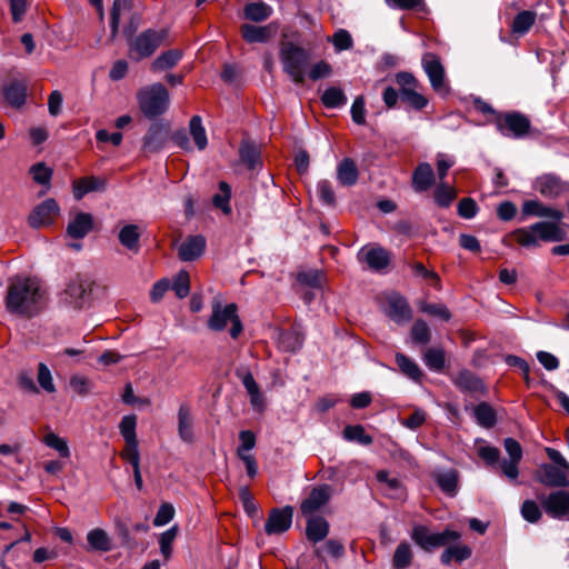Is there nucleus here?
Segmentation results:
<instances>
[{
    "label": "nucleus",
    "instance_id": "1",
    "mask_svg": "<svg viewBox=\"0 0 569 569\" xmlns=\"http://www.w3.org/2000/svg\"><path fill=\"white\" fill-rule=\"evenodd\" d=\"M48 302V289L38 278L17 276L10 279L4 297L8 312L31 319L42 312Z\"/></svg>",
    "mask_w": 569,
    "mask_h": 569
},
{
    "label": "nucleus",
    "instance_id": "2",
    "mask_svg": "<svg viewBox=\"0 0 569 569\" xmlns=\"http://www.w3.org/2000/svg\"><path fill=\"white\" fill-rule=\"evenodd\" d=\"M331 491L329 485H321L315 487L309 496L301 501L299 512L306 521L305 533H329V522L320 511L329 502Z\"/></svg>",
    "mask_w": 569,
    "mask_h": 569
},
{
    "label": "nucleus",
    "instance_id": "3",
    "mask_svg": "<svg viewBox=\"0 0 569 569\" xmlns=\"http://www.w3.org/2000/svg\"><path fill=\"white\" fill-rule=\"evenodd\" d=\"M279 61L282 72L296 84H303L312 59V50L295 41H280Z\"/></svg>",
    "mask_w": 569,
    "mask_h": 569
},
{
    "label": "nucleus",
    "instance_id": "4",
    "mask_svg": "<svg viewBox=\"0 0 569 569\" xmlns=\"http://www.w3.org/2000/svg\"><path fill=\"white\" fill-rule=\"evenodd\" d=\"M510 237L525 248H537L540 246L539 240L562 241L567 232L555 222L539 221L528 228L516 229Z\"/></svg>",
    "mask_w": 569,
    "mask_h": 569
},
{
    "label": "nucleus",
    "instance_id": "5",
    "mask_svg": "<svg viewBox=\"0 0 569 569\" xmlns=\"http://www.w3.org/2000/svg\"><path fill=\"white\" fill-rule=\"evenodd\" d=\"M137 101L142 114L152 120L163 114L170 104V94L161 82L140 89L137 93Z\"/></svg>",
    "mask_w": 569,
    "mask_h": 569
},
{
    "label": "nucleus",
    "instance_id": "6",
    "mask_svg": "<svg viewBox=\"0 0 569 569\" xmlns=\"http://www.w3.org/2000/svg\"><path fill=\"white\" fill-rule=\"evenodd\" d=\"M211 307L212 312L207 321L208 329L220 332L226 329L228 323H231L229 333L232 339H238L243 331V325L238 315V306L233 302L222 306L219 300H214Z\"/></svg>",
    "mask_w": 569,
    "mask_h": 569
},
{
    "label": "nucleus",
    "instance_id": "7",
    "mask_svg": "<svg viewBox=\"0 0 569 569\" xmlns=\"http://www.w3.org/2000/svg\"><path fill=\"white\" fill-rule=\"evenodd\" d=\"M168 37L167 29H146L128 41L129 56L134 61L151 57Z\"/></svg>",
    "mask_w": 569,
    "mask_h": 569
},
{
    "label": "nucleus",
    "instance_id": "8",
    "mask_svg": "<svg viewBox=\"0 0 569 569\" xmlns=\"http://www.w3.org/2000/svg\"><path fill=\"white\" fill-rule=\"evenodd\" d=\"M492 122L501 136L511 139H522L531 129L529 118L520 111L501 112Z\"/></svg>",
    "mask_w": 569,
    "mask_h": 569
},
{
    "label": "nucleus",
    "instance_id": "9",
    "mask_svg": "<svg viewBox=\"0 0 569 569\" xmlns=\"http://www.w3.org/2000/svg\"><path fill=\"white\" fill-rule=\"evenodd\" d=\"M93 281L87 277L77 274L69 281L64 289V300L77 309H82L89 305Z\"/></svg>",
    "mask_w": 569,
    "mask_h": 569
},
{
    "label": "nucleus",
    "instance_id": "10",
    "mask_svg": "<svg viewBox=\"0 0 569 569\" xmlns=\"http://www.w3.org/2000/svg\"><path fill=\"white\" fill-rule=\"evenodd\" d=\"M391 258V252L377 243L365 246L357 253L358 261L366 263L369 270L377 273L387 272Z\"/></svg>",
    "mask_w": 569,
    "mask_h": 569
},
{
    "label": "nucleus",
    "instance_id": "11",
    "mask_svg": "<svg viewBox=\"0 0 569 569\" xmlns=\"http://www.w3.org/2000/svg\"><path fill=\"white\" fill-rule=\"evenodd\" d=\"M169 140V123L153 122L142 139V149L146 152H160Z\"/></svg>",
    "mask_w": 569,
    "mask_h": 569
},
{
    "label": "nucleus",
    "instance_id": "12",
    "mask_svg": "<svg viewBox=\"0 0 569 569\" xmlns=\"http://www.w3.org/2000/svg\"><path fill=\"white\" fill-rule=\"evenodd\" d=\"M293 512V507L289 505L282 508H272L264 523L266 533H283L288 531L292 525Z\"/></svg>",
    "mask_w": 569,
    "mask_h": 569
},
{
    "label": "nucleus",
    "instance_id": "13",
    "mask_svg": "<svg viewBox=\"0 0 569 569\" xmlns=\"http://www.w3.org/2000/svg\"><path fill=\"white\" fill-rule=\"evenodd\" d=\"M421 64L426 72L431 88L439 92L445 89V68L438 54L426 52L421 58Z\"/></svg>",
    "mask_w": 569,
    "mask_h": 569
},
{
    "label": "nucleus",
    "instance_id": "14",
    "mask_svg": "<svg viewBox=\"0 0 569 569\" xmlns=\"http://www.w3.org/2000/svg\"><path fill=\"white\" fill-rule=\"evenodd\" d=\"M59 206L52 198L47 199L39 203L29 214L28 223L32 228H40L43 226H50L53 222L54 217L59 213Z\"/></svg>",
    "mask_w": 569,
    "mask_h": 569
},
{
    "label": "nucleus",
    "instance_id": "15",
    "mask_svg": "<svg viewBox=\"0 0 569 569\" xmlns=\"http://www.w3.org/2000/svg\"><path fill=\"white\" fill-rule=\"evenodd\" d=\"M278 24L270 22L266 26L244 23L240 28L242 39L247 43H268L277 33Z\"/></svg>",
    "mask_w": 569,
    "mask_h": 569
},
{
    "label": "nucleus",
    "instance_id": "16",
    "mask_svg": "<svg viewBox=\"0 0 569 569\" xmlns=\"http://www.w3.org/2000/svg\"><path fill=\"white\" fill-rule=\"evenodd\" d=\"M240 162L250 172H259L263 168V160L259 146L252 140H242L239 146Z\"/></svg>",
    "mask_w": 569,
    "mask_h": 569
},
{
    "label": "nucleus",
    "instance_id": "17",
    "mask_svg": "<svg viewBox=\"0 0 569 569\" xmlns=\"http://www.w3.org/2000/svg\"><path fill=\"white\" fill-rule=\"evenodd\" d=\"M386 313L398 325H405L412 319V310L408 300L398 293L388 298Z\"/></svg>",
    "mask_w": 569,
    "mask_h": 569
},
{
    "label": "nucleus",
    "instance_id": "18",
    "mask_svg": "<svg viewBox=\"0 0 569 569\" xmlns=\"http://www.w3.org/2000/svg\"><path fill=\"white\" fill-rule=\"evenodd\" d=\"M568 472L569 470L559 466L543 463L539 469L538 479L547 487H567L569 486Z\"/></svg>",
    "mask_w": 569,
    "mask_h": 569
},
{
    "label": "nucleus",
    "instance_id": "19",
    "mask_svg": "<svg viewBox=\"0 0 569 569\" xmlns=\"http://www.w3.org/2000/svg\"><path fill=\"white\" fill-rule=\"evenodd\" d=\"M207 241L202 234L189 236L179 247L178 257L181 261L191 262L199 259L206 250Z\"/></svg>",
    "mask_w": 569,
    "mask_h": 569
},
{
    "label": "nucleus",
    "instance_id": "20",
    "mask_svg": "<svg viewBox=\"0 0 569 569\" xmlns=\"http://www.w3.org/2000/svg\"><path fill=\"white\" fill-rule=\"evenodd\" d=\"M94 227L93 216L89 212H77L69 221L66 232L72 239H83Z\"/></svg>",
    "mask_w": 569,
    "mask_h": 569
},
{
    "label": "nucleus",
    "instance_id": "21",
    "mask_svg": "<svg viewBox=\"0 0 569 569\" xmlns=\"http://www.w3.org/2000/svg\"><path fill=\"white\" fill-rule=\"evenodd\" d=\"M545 511L553 518H562L569 513V492L558 490L551 492L543 502Z\"/></svg>",
    "mask_w": 569,
    "mask_h": 569
},
{
    "label": "nucleus",
    "instance_id": "22",
    "mask_svg": "<svg viewBox=\"0 0 569 569\" xmlns=\"http://www.w3.org/2000/svg\"><path fill=\"white\" fill-rule=\"evenodd\" d=\"M107 188V180L96 176H87L74 180L72 192L76 200H81L89 192H101Z\"/></svg>",
    "mask_w": 569,
    "mask_h": 569
},
{
    "label": "nucleus",
    "instance_id": "23",
    "mask_svg": "<svg viewBox=\"0 0 569 569\" xmlns=\"http://www.w3.org/2000/svg\"><path fill=\"white\" fill-rule=\"evenodd\" d=\"M435 172L430 163L420 162L412 171L411 186L416 192H425L435 184Z\"/></svg>",
    "mask_w": 569,
    "mask_h": 569
},
{
    "label": "nucleus",
    "instance_id": "24",
    "mask_svg": "<svg viewBox=\"0 0 569 569\" xmlns=\"http://www.w3.org/2000/svg\"><path fill=\"white\" fill-rule=\"evenodd\" d=\"M336 178L342 187H353L359 179V169L351 158H343L336 169Z\"/></svg>",
    "mask_w": 569,
    "mask_h": 569
},
{
    "label": "nucleus",
    "instance_id": "25",
    "mask_svg": "<svg viewBox=\"0 0 569 569\" xmlns=\"http://www.w3.org/2000/svg\"><path fill=\"white\" fill-rule=\"evenodd\" d=\"M140 229L134 223L124 224L118 233V240L120 244L134 253L139 252L140 250Z\"/></svg>",
    "mask_w": 569,
    "mask_h": 569
},
{
    "label": "nucleus",
    "instance_id": "26",
    "mask_svg": "<svg viewBox=\"0 0 569 569\" xmlns=\"http://www.w3.org/2000/svg\"><path fill=\"white\" fill-rule=\"evenodd\" d=\"M178 435L183 442L191 443L194 440L191 410L187 403H181L178 409Z\"/></svg>",
    "mask_w": 569,
    "mask_h": 569
},
{
    "label": "nucleus",
    "instance_id": "27",
    "mask_svg": "<svg viewBox=\"0 0 569 569\" xmlns=\"http://www.w3.org/2000/svg\"><path fill=\"white\" fill-rule=\"evenodd\" d=\"M3 97L12 108L20 109L27 100V84L14 80L3 88Z\"/></svg>",
    "mask_w": 569,
    "mask_h": 569
},
{
    "label": "nucleus",
    "instance_id": "28",
    "mask_svg": "<svg viewBox=\"0 0 569 569\" xmlns=\"http://www.w3.org/2000/svg\"><path fill=\"white\" fill-rule=\"evenodd\" d=\"M453 383L462 392H478L483 390L482 380L467 369L458 372Z\"/></svg>",
    "mask_w": 569,
    "mask_h": 569
},
{
    "label": "nucleus",
    "instance_id": "29",
    "mask_svg": "<svg viewBox=\"0 0 569 569\" xmlns=\"http://www.w3.org/2000/svg\"><path fill=\"white\" fill-rule=\"evenodd\" d=\"M537 12L533 10H523L517 13L510 26V30L513 34L522 37L529 32L532 26L536 23Z\"/></svg>",
    "mask_w": 569,
    "mask_h": 569
},
{
    "label": "nucleus",
    "instance_id": "30",
    "mask_svg": "<svg viewBox=\"0 0 569 569\" xmlns=\"http://www.w3.org/2000/svg\"><path fill=\"white\" fill-rule=\"evenodd\" d=\"M435 482L440 490L449 497H455L458 492L459 473L456 469L435 475Z\"/></svg>",
    "mask_w": 569,
    "mask_h": 569
},
{
    "label": "nucleus",
    "instance_id": "31",
    "mask_svg": "<svg viewBox=\"0 0 569 569\" xmlns=\"http://www.w3.org/2000/svg\"><path fill=\"white\" fill-rule=\"evenodd\" d=\"M272 12V8L261 0L248 2L243 8L244 18L253 22L267 20Z\"/></svg>",
    "mask_w": 569,
    "mask_h": 569
},
{
    "label": "nucleus",
    "instance_id": "32",
    "mask_svg": "<svg viewBox=\"0 0 569 569\" xmlns=\"http://www.w3.org/2000/svg\"><path fill=\"white\" fill-rule=\"evenodd\" d=\"M396 363L399 367L400 371L407 376L409 379L420 382L423 373L420 367L408 356L401 352H397L395 356Z\"/></svg>",
    "mask_w": 569,
    "mask_h": 569
},
{
    "label": "nucleus",
    "instance_id": "33",
    "mask_svg": "<svg viewBox=\"0 0 569 569\" xmlns=\"http://www.w3.org/2000/svg\"><path fill=\"white\" fill-rule=\"evenodd\" d=\"M535 187L545 197H557L561 191V181L557 176L548 173L539 177Z\"/></svg>",
    "mask_w": 569,
    "mask_h": 569
},
{
    "label": "nucleus",
    "instance_id": "34",
    "mask_svg": "<svg viewBox=\"0 0 569 569\" xmlns=\"http://www.w3.org/2000/svg\"><path fill=\"white\" fill-rule=\"evenodd\" d=\"M422 360L429 370L441 372L446 367V351L441 347L428 348L423 352Z\"/></svg>",
    "mask_w": 569,
    "mask_h": 569
},
{
    "label": "nucleus",
    "instance_id": "35",
    "mask_svg": "<svg viewBox=\"0 0 569 569\" xmlns=\"http://www.w3.org/2000/svg\"><path fill=\"white\" fill-rule=\"evenodd\" d=\"M473 416L477 423L483 428H492L497 423V413L487 402H480L473 408Z\"/></svg>",
    "mask_w": 569,
    "mask_h": 569
},
{
    "label": "nucleus",
    "instance_id": "36",
    "mask_svg": "<svg viewBox=\"0 0 569 569\" xmlns=\"http://www.w3.org/2000/svg\"><path fill=\"white\" fill-rule=\"evenodd\" d=\"M182 56L183 53L180 49L167 50L158 56L152 62V70L164 71L171 69L182 59Z\"/></svg>",
    "mask_w": 569,
    "mask_h": 569
},
{
    "label": "nucleus",
    "instance_id": "37",
    "mask_svg": "<svg viewBox=\"0 0 569 569\" xmlns=\"http://www.w3.org/2000/svg\"><path fill=\"white\" fill-rule=\"evenodd\" d=\"M456 198V189L447 182H439L433 190V200L439 208H449Z\"/></svg>",
    "mask_w": 569,
    "mask_h": 569
},
{
    "label": "nucleus",
    "instance_id": "38",
    "mask_svg": "<svg viewBox=\"0 0 569 569\" xmlns=\"http://www.w3.org/2000/svg\"><path fill=\"white\" fill-rule=\"evenodd\" d=\"M296 280L301 286L312 289H322L325 273L319 269L301 270L297 273Z\"/></svg>",
    "mask_w": 569,
    "mask_h": 569
},
{
    "label": "nucleus",
    "instance_id": "39",
    "mask_svg": "<svg viewBox=\"0 0 569 569\" xmlns=\"http://www.w3.org/2000/svg\"><path fill=\"white\" fill-rule=\"evenodd\" d=\"M343 439L350 442H357L362 446H370L373 442L372 436L366 432L362 425H348L342 431Z\"/></svg>",
    "mask_w": 569,
    "mask_h": 569
},
{
    "label": "nucleus",
    "instance_id": "40",
    "mask_svg": "<svg viewBox=\"0 0 569 569\" xmlns=\"http://www.w3.org/2000/svg\"><path fill=\"white\" fill-rule=\"evenodd\" d=\"M189 132L198 150H204L208 146V138L200 116L196 114L191 117L189 121Z\"/></svg>",
    "mask_w": 569,
    "mask_h": 569
},
{
    "label": "nucleus",
    "instance_id": "41",
    "mask_svg": "<svg viewBox=\"0 0 569 569\" xmlns=\"http://www.w3.org/2000/svg\"><path fill=\"white\" fill-rule=\"evenodd\" d=\"M316 551L321 555H331L338 557L342 553V546L336 540L325 541L326 536H308Z\"/></svg>",
    "mask_w": 569,
    "mask_h": 569
},
{
    "label": "nucleus",
    "instance_id": "42",
    "mask_svg": "<svg viewBox=\"0 0 569 569\" xmlns=\"http://www.w3.org/2000/svg\"><path fill=\"white\" fill-rule=\"evenodd\" d=\"M321 103L328 109H337L347 103L343 90L337 87L327 88L320 97Z\"/></svg>",
    "mask_w": 569,
    "mask_h": 569
},
{
    "label": "nucleus",
    "instance_id": "43",
    "mask_svg": "<svg viewBox=\"0 0 569 569\" xmlns=\"http://www.w3.org/2000/svg\"><path fill=\"white\" fill-rule=\"evenodd\" d=\"M417 90L418 89L400 90V100L409 109L415 111H421L428 106L429 100L423 94L419 93Z\"/></svg>",
    "mask_w": 569,
    "mask_h": 569
},
{
    "label": "nucleus",
    "instance_id": "44",
    "mask_svg": "<svg viewBox=\"0 0 569 569\" xmlns=\"http://www.w3.org/2000/svg\"><path fill=\"white\" fill-rule=\"evenodd\" d=\"M317 196L320 200V202L328 207V208H336L337 206V198L335 190L332 188V183L327 180L322 179L318 181L316 187Z\"/></svg>",
    "mask_w": 569,
    "mask_h": 569
},
{
    "label": "nucleus",
    "instance_id": "45",
    "mask_svg": "<svg viewBox=\"0 0 569 569\" xmlns=\"http://www.w3.org/2000/svg\"><path fill=\"white\" fill-rule=\"evenodd\" d=\"M219 191L212 197V204L220 209L224 214H229L231 212L230 207V198H231V188L226 181L219 182Z\"/></svg>",
    "mask_w": 569,
    "mask_h": 569
},
{
    "label": "nucleus",
    "instance_id": "46",
    "mask_svg": "<svg viewBox=\"0 0 569 569\" xmlns=\"http://www.w3.org/2000/svg\"><path fill=\"white\" fill-rule=\"evenodd\" d=\"M471 556L470 547L466 545L456 543L448 547L441 556V560L443 563H449L451 560H456L458 562L468 559Z\"/></svg>",
    "mask_w": 569,
    "mask_h": 569
},
{
    "label": "nucleus",
    "instance_id": "47",
    "mask_svg": "<svg viewBox=\"0 0 569 569\" xmlns=\"http://www.w3.org/2000/svg\"><path fill=\"white\" fill-rule=\"evenodd\" d=\"M136 429L137 416L133 413L123 416L119 423V431L124 442L138 440Z\"/></svg>",
    "mask_w": 569,
    "mask_h": 569
},
{
    "label": "nucleus",
    "instance_id": "48",
    "mask_svg": "<svg viewBox=\"0 0 569 569\" xmlns=\"http://www.w3.org/2000/svg\"><path fill=\"white\" fill-rule=\"evenodd\" d=\"M411 338L415 343L427 345L431 340V332L427 322L422 319H417L411 327Z\"/></svg>",
    "mask_w": 569,
    "mask_h": 569
},
{
    "label": "nucleus",
    "instance_id": "49",
    "mask_svg": "<svg viewBox=\"0 0 569 569\" xmlns=\"http://www.w3.org/2000/svg\"><path fill=\"white\" fill-rule=\"evenodd\" d=\"M172 290L179 299H183L189 295L190 277L186 270H181L173 277Z\"/></svg>",
    "mask_w": 569,
    "mask_h": 569
},
{
    "label": "nucleus",
    "instance_id": "50",
    "mask_svg": "<svg viewBox=\"0 0 569 569\" xmlns=\"http://www.w3.org/2000/svg\"><path fill=\"white\" fill-rule=\"evenodd\" d=\"M280 345L284 351L297 352L302 348L303 339L296 331H286L280 336Z\"/></svg>",
    "mask_w": 569,
    "mask_h": 569
},
{
    "label": "nucleus",
    "instance_id": "51",
    "mask_svg": "<svg viewBox=\"0 0 569 569\" xmlns=\"http://www.w3.org/2000/svg\"><path fill=\"white\" fill-rule=\"evenodd\" d=\"M412 551L409 545L400 543L392 557V565L396 569H403L411 563Z\"/></svg>",
    "mask_w": 569,
    "mask_h": 569
},
{
    "label": "nucleus",
    "instance_id": "52",
    "mask_svg": "<svg viewBox=\"0 0 569 569\" xmlns=\"http://www.w3.org/2000/svg\"><path fill=\"white\" fill-rule=\"evenodd\" d=\"M332 73V67L326 60H320L316 63L310 62V67L307 72V77L312 81H318L330 77Z\"/></svg>",
    "mask_w": 569,
    "mask_h": 569
},
{
    "label": "nucleus",
    "instance_id": "53",
    "mask_svg": "<svg viewBox=\"0 0 569 569\" xmlns=\"http://www.w3.org/2000/svg\"><path fill=\"white\" fill-rule=\"evenodd\" d=\"M37 380L39 386L48 393L56 392V386L53 383L52 375L49 367L40 362L38 365Z\"/></svg>",
    "mask_w": 569,
    "mask_h": 569
},
{
    "label": "nucleus",
    "instance_id": "54",
    "mask_svg": "<svg viewBox=\"0 0 569 569\" xmlns=\"http://www.w3.org/2000/svg\"><path fill=\"white\" fill-rule=\"evenodd\" d=\"M120 457L128 461L132 469L140 467V453L138 440L126 442L124 449L121 451Z\"/></svg>",
    "mask_w": 569,
    "mask_h": 569
},
{
    "label": "nucleus",
    "instance_id": "55",
    "mask_svg": "<svg viewBox=\"0 0 569 569\" xmlns=\"http://www.w3.org/2000/svg\"><path fill=\"white\" fill-rule=\"evenodd\" d=\"M30 173L33 180L42 186H49L52 178V170L47 167L43 162L33 164L30 168Z\"/></svg>",
    "mask_w": 569,
    "mask_h": 569
},
{
    "label": "nucleus",
    "instance_id": "56",
    "mask_svg": "<svg viewBox=\"0 0 569 569\" xmlns=\"http://www.w3.org/2000/svg\"><path fill=\"white\" fill-rule=\"evenodd\" d=\"M478 211H479V207H478L477 202L470 197L462 198L458 202L457 212L463 219L475 218L477 216Z\"/></svg>",
    "mask_w": 569,
    "mask_h": 569
},
{
    "label": "nucleus",
    "instance_id": "57",
    "mask_svg": "<svg viewBox=\"0 0 569 569\" xmlns=\"http://www.w3.org/2000/svg\"><path fill=\"white\" fill-rule=\"evenodd\" d=\"M447 536H415L416 543L423 550L430 551L447 543Z\"/></svg>",
    "mask_w": 569,
    "mask_h": 569
},
{
    "label": "nucleus",
    "instance_id": "58",
    "mask_svg": "<svg viewBox=\"0 0 569 569\" xmlns=\"http://www.w3.org/2000/svg\"><path fill=\"white\" fill-rule=\"evenodd\" d=\"M44 443L48 447L57 450L59 452L60 457H62V458H68L70 456V450H69L67 441L53 432L48 433L44 437Z\"/></svg>",
    "mask_w": 569,
    "mask_h": 569
},
{
    "label": "nucleus",
    "instance_id": "59",
    "mask_svg": "<svg viewBox=\"0 0 569 569\" xmlns=\"http://www.w3.org/2000/svg\"><path fill=\"white\" fill-rule=\"evenodd\" d=\"M84 547L90 551H107L112 547L109 536H87Z\"/></svg>",
    "mask_w": 569,
    "mask_h": 569
},
{
    "label": "nucleus",
    "instance_id": "60",
    "mask_svg": "<svg viewBox=\"0 0 569 569\" xmlns=\"http://www.w3.org/2000/svg\"><path fill=\"white\" fill-rule=\"evenodd\" d=\"M332 44L336 51L340 52L352 48L353 41L349 31L345 29H339L337 32L333 33Z\"/></svg>",
    "mask_w": 569,
    "mask_h": 569
},
{
    "label": "nucleus",
    "instance_id": "61",
    "mask_svg": "<svg viewBox=\"0 0 569 569\" xmlns=\"http://www.w3.org/2000/svg\"><path fill=\"white\" fill-rule=\"evenodd\" d=\"M421 311L442 319L443 321H449L451 319V313L448 308L442 303H423L420 307Z\"/></svg>",
    "mask_w": 569,
    "mask_h": 569
},
{
    "label": "nucleus",
    "instance_id": "62",
    "mask_svg": "<svg viewBox=\"0 0 569 569\" xmlns=\"http://www.w3.org/2000/svg\"><path fill=\"white\" fill-rule=\"evenodd\" d=\"M521 515L528 522H537L541 517L538 503L533 500H525L521 506Z\"/></svg>",
    "mask_w": 569,
    "mask_h": 569
},
{
    "label": "nucleus",
    "instance_id": "63",
    "mask_svg": "<svg viewBox=\"0 0 569 569\" xmlns=\"http://www.w3.org/2000/svg\"><path fill=\"white\" fill-rule=\"evenodd\" d=\"M174 516V508L171 503H168V502H163L158 511H157V515L156 517L153 518V525L156 527H161V526H164L167 523H169L172 518Z\"/></svg>",
    "mask_w": 569,
    "mask_h": 569
},
{
    "label": "nucleus",
    "instance_id": "64",
    "mask_svg": "<svg viewBox=\"0 0 569 569\" xmlns=\"http://www.w3.org/2000/svg\"><path fill=\"white\" fill-rule=\"evenodd\" d=\"M396 82L399 84V90H412L421 88L420 82L416 77L408 71H400L396 74Z\"/></svg>",
    "mask_w": 569,
    "mask_h": 569
}]
</instances>
